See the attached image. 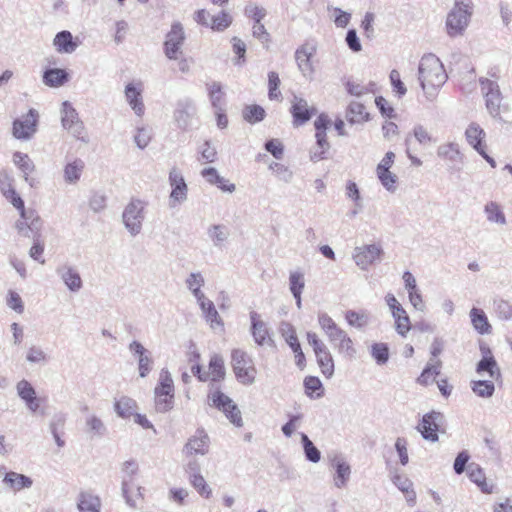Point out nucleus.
<instances>
[{"instance_id": "c03bdc74", "label": "nucleus", "mask_w": 512, "mask_h": 512, "mask_svg": "<svg viewBox=\"0 0 512 512\" xmlns=\"http://www.w3.org/2000/svg\"><path fill=\"white\" fill-rule=\"evenodd\" d=\"M385 300L394 320H410L406 311L393 294H387Z\"/></svg>"}, {"instance_id": "473e14b6", "label": "nucleus", "mask_w": 512, "mask_h": 512, "mask_svg": "<svg viewBox=\"0 0 512 512\" xmlns=\"http://www.w3.org/2000/svg\"><path fill=\"white\" fill-rule=\"evenodd\" d=\"M369 114L362 103L352 101L346 112V119L351 124L362 123L368 120Z\"/></svg>"}, {"instance_id": "e433bc0d", "label": "nucleus", "mask_w": 512, "mask_h": 512, "mask_svg": "<svg viewBox=\"0 0 512 512\" xmlns=\"http://www.w3.org/2000/svg\"><path fill=\"white\" fill-rule=\"evenodd\" d=\"M76 121H81L76 109L68 101L62 103L61 108V123L63 128L66 130L71 127Z\"/></svg>"}, {"instance_id": "49530a36", "label": "nucleus", "mask_w": 512, "mask_h": 512, "mask_svg": "<svg viewBox=\"0 0 512 512\" xmlns=\"http://www.w3.org/2000/svg\"><path fill=\"white\" fill-rule=\"evenodd\" d=\"M14 163L20 168L25 174V181H29L28 175L34 171V164L27 154L21 152H15L13 155Z\"/></svg>"}, {"instance_id": "09e8293b", "label": "nucleus", "mask_w": 512, "mask_h": 512, "mask_svg": "<svg viewBox=\"0 0 512 512\" xmlns=\"http://www.w3.org/2000/svg\"><path fill=\"white\" fill-rule=\"evenodd\" d=\"M440 367H441V361L433 359L430 360V362L427 364L421 375L418 377L417 381L418 383L422 385H427L428 380L431 376H437L440 373Z\"/></svg>"}, {"instance_id": "3c124183", "label": "nucleus", "mask_w": 512, "mask_h": 512, "mask_svg": "<svg viewBox=\"0 0 512 512\" xmlns=\"http://www.w3.org/2000/svg\"><path fill=\"white\" fill-rule=\"evenodd\" d=\"M16 391H17V395L19 396V398L21 400H23L24 402L31 400L32 398H35V396H36V391H35L34 387L31 385L30 382H28L25 379L20 380L16 384Z\"/></svg>"}, {"instance_id": "bb28decb", "label": "nucleus", "mask_w": 512, "mask_h": 512, "mask_svg": "<svg viewBox=\"0 0 512 512\" xmlns=\"http://www.w3.org/2000/svg\"><path fill=\"white\" fill-rule=\"evenodd\" d=\"M313 51H309L306 46H301L295 52V59L299 70L305 77H310L313 73V66L311 63V57Z\"/></svg>"}, {"instance_id": "cd10ccee", "label": "nucleus", "mask_w": 512, "mask_h": 512, "mask_svg": "<svg viewBox=\"0 0 512 512\" xmlns=\"http://www.w3.org/2000/svg\"><path fill=\"white\" fill-rule=\"evenodd\" d=\"M209 100L215 110H221L225 105V92L220 82L213 81L206 84Z\"/></svg>"}, {"instance_id": "b1692460", "label": "nucleus", "mask_w": 512, "mask_h": 512, "mask_svg": "<svg viewBox=\"0 0 512 512\" xmlns=\"http://www.w3.org/2000/svg\"><path fill=\"white\" fill-rule=\"evenodd\" d=\"M77 508L80 512H100V498L88 491L81 492L78 496Z\"/></svg>"}, {"instance_id": "f8f14e48", "label": "nucleus", "mask_w": 512, "mask_h": 512, "mask_svg": "<svg viewBox=\"0 0 512 512\" xmlns=\"http://www.w3.org/2000/svg\"><path fill=\"white\" fill-rule=\"evenodd\" d=\"M56 273L70 292L77 293L81 290L83 282L75 267L63 264L57 267Z\"/></svg>"}, {"instance_id": "412c9836", "label": "nucleus", "mask_w": 512, "mask_h": 512, "mask_svg": "<svg viewBox=\"0 0 512 512\" xmlns=\"http://www.w3.org/2000/svg\"><path fill=\"white\" fill-rule=\"evenodd\" d=\"M53 45L58 53L71 54L77 47L78 43L74 40L70 31L63 30L58 32L54 39Z\"/></svg>"}, {"instance_id": "ddd939ff", "label": "nucleus", "mask_w": 512, "mask_h": 512, "mask_svg": "<svg viewBox=\"0 0 512 512\" xmlns=\"http://www.w3.org/2000/svg\"><path fill=\"white\" fill-rule=\"evenodd\" d=\"M121 494L126 505L131 509H137V499L144 498V487L137 480L121 481Z\"/></svg>"}, {"instance_id": "37998d69", "label": "nucleus", "mask_w": 512, "mask_h": 512, "mask_svg": "<svg viewBox=\"0 0 512 512\" xmlns=\"http://www.w3.org/2000/svg\"><path fill=\"white\" fill-rule=\"evenodd\" d=\"M301 441L303 444L304 454L308 461L312 463H318L321 459V453L319 449L313 444L309 437L302 433Z\"/></svg>"}, {"instance_id": "72a5a7b5", "label": "nucleus", "mask_w": 512, "mask_h": 512, "mask_svg": "<svg viewBox=\"0 0 512 512\" xmlns=\"http://www.w3.org/2000/svg\"><path fill=\"white\" fill-rule=\"evenodd\" d=\"M209 378L214 381H221L224 379L226 371L224 366V359L219 354H214L211 356L209 361Z\"/></svg>"}, {"instance_id": "79ce46f5", "label": "nucleus", "mask_w": 512, "mask_h": 512, "mask_svg": "<svg viewBox=\"0 0 512 512\" xmlns=\"http://www.w3.org/2000/svg\"><path fill=\"white\" fill-rule=\"evenodd\" d=\"M471 389L477 396L489 398L494 394L495 386L491 380H478L471 382Z\"/></svg>"}, {"instance_id": "9d476101", "label": "nucleus", "mask_w": 512, "mask_h": 512, "mask_svg": "<svg viewBox=\"0 0 512 512\" xmlns=\"http://www.w3.org/2000/svg\"><path fill=\"white\" fill-rule=\"evenodd\" d=\"M382 254L383 250L379 245H363L354 249L353 259L361 270H367Z\"/></svg>"}, {"instance_id": "dca6fc26", "label": "nucleus", "mask_w": 512, "mask_h": 512, "mask_svg": "<svg viewBox=\"0 0 512 512\" xmlns=\"http://www.w3.org/2000/svg\"><path fill=\"white\" fill-rule=\"evenodd\" d=\"M483 213L487 223L499 227L507 225V218L504 209L497 201H487L483 206Z\"/></svg>"}, {"instance_id": "774afa93", "label": "nucleus", "mask_w": 512, "mask_h": 512, "mask_svg": "<svg viewBox=\"0 0 512 512\" xmlns=\"http://www.w3.org/2000/svg\"><path fill=\"white\" fill-rule=\"evenodd\" d=\"M151 140L150 132L145 128H139L137 130L136 135L134 136V141L140 149H144L148 146Z\"/></svg>"}, {"instance_id": "39448f33", "label": "nucleus", "mask_w": 512, "mask_h": 512, "mask_svg": "<svg viewBox=\"0 0 512 512\" xmlns=\"http://www.w3.org/2000/svg\"><path fill=\"white\" fill-rule=\"evenodd\" d=\"M208 401L211 406L222 411L233 425L243 426L241 411L230 397L216 389L209 393Z\"/></svg>"}, {"instance_id": "864d4df0", "label": "nucleus", "mask_w": 512, "mask_h": 512, "mask_svg": "<svg viewBox=\"0 0 512 512\" xmlns=\"http://www.w3.org/2000/svg\"><path fill=\"white\" fill-rule=\"evenodd\" d=\"M377 176L384 188L393 193L396 191L397 176L390 170L377 171Z\"/></svg>"}, {"instance_id": "4468645a", "label": "nucleus", "mask_w": 512, "mask_h": 512, "mask_svg": "<svg viewBox=\"0 0 512 512\" xmlns=\"http://www.w3.org/2000/svg\"><path fill=\"white\" fill-rule=\"evenodd\" d=\"M323 329L325 330L330 341L339 349L346 352L353 351L351 339L343 330L337 327L335 322H327L323 326Z\"/></svg>"}, {"instance_id": "de8ad7c7", "label": "nucleus", "mask_w": 512, "mask_h": 512, "mask_svg": "<svg viewBox=\"0 0 512 512\" xmlns=\"http://www.w3.org/2000/svg\"><path fill=\"white\" fill-rule=\"evenodd\" d=\"M139 464L136 460H127L121 465V481L137 480L139 475Z\"/></svg>"}, {"instance_id": "9b49d317", "label": "nucleus", "mask_w": 512, "mask_h": 512, "mask_svg": "<svg viewBox=\"0 0 512 512\" xmlns=\"http://www.w3.org/2000/svg\"><path fill=\"white\" fill-rule=\"evenodd\" d=\"M195 115L196 107L192 100L183 99L178 101L174 111V119L179 128L186 130L191 127Z\"/></svg>"}, {"instance_id": "c9c22d12", "label": "nucleus", "mask_w": 512, "mask_h": 512, "mask_svg": "<svg viewBox=\"0 0 512 512\" xmlns=\"http://www.w3.org/2000/svg\"><path fill=\"white\" fill-rule=\"evenodd\" d=\"M155 396L174 397L173 380L166 370H162L160 373V383L155 387Z\"/></svg>"}, {"instance_id": "c756f323", "label": "nucleus", "mask_w": 512, "mask_h": 512, "mask_svg": "<svg viewBox=\"0 0 512 512\" xmlns=\"http://www.w3.org/2000/svg\"><path fill=\"white\" fill-rule=\"evenodd\" d=\"M251 332L255 342L260 346H272V335L266 322H252Z\"/></svg>"}, {"instance_id": "393cba45", "label": "nucleus", "mask_w": 512, "mask_h": 512, "mask_svg": "<svg viewBox=\"0 0 512 512\" xmlns=\"http://www.w3.org/2000/svg\"><path fill=\"white\" fill-rule=\"evenodd\" d=\"M85 163L82 159L76 158L64 166L63 176L67 184H76L84 171Z\"/></svg>"}, {"instance_id": "2eb2a0df", "label": "nucleus", "mask_w": 512, "mask_h": 512, "mask_svg": "<svg viewBox=\"0 0 512 512\" xmlns=\"http://www.w3.org/2000/svg\"><path fill=\"white\" fill-rule=\"evenodd\" d=\"M465 139L467 143L478 153L487 148L486 132L476 122H471L465 130Z\"/></svg>"}, {"instance_id": "5701e85b", "label": "nucleus", "mask_w": 512, "mask_h": 512, "mask_svg": "<svg viewBox=\"0 0 512 512\" xmlns=\"http://www.w3.org/2000/svg\"><path fill=\"white\" fill-rule=\"evenodd\" d=\"M141 92V88H137L133 83L125 86L126 100L137 116H142L145 110Z\"/></svg>"}, {"instance_id": "a18cd8bd", "label": "nucleus", "mask_w": 512, "mask_h": 512, "mask_svg": "<svg viewBox=\"0 0 512 512\" xmlns=\"http://www.w3.org/2000/svg\"><path fill=\"white\" fill-rule=\"evenodd\" d=\"M244 120L254 124L262 121L265 118L266 112L260 105H248L242 112Z\"/></svg>"}, {"instance_id": "7ed1b4c3", "label": "nucleus", "mask_w": 512, "mask_h": 512, "mask_svg": "<svg viewBox=\"0 0 512 512\" xmlns=\"http://www.w3.org/2000/svg\"><path fill=\"white\" fill-rule=\"evenodd\" d=\"M231 366L239 383L245 386L255 383L257 369L252 357L247 352L242 349H233L231 352Z\"/></svg>"}, {"instance_id": "69168bd1", "label": "nucleus", "mask_w": 512, "mask_h": 512, "mask_svg": "<svg viewBox=\"0 0 512 512\" xmlns=\"http://www.w3.org/2000/svg\"><path fill=\"white\" fill-rule=\"evenodd\" d=\"M479 83L481 86V92L483 96L494 94L500 91V87L496 81L490 80L488 78H480Z\"/></svg>"}, {"instance_id": "5fc2aeb1", "label": "nucleus", "mask_w": 512, "mask_h": 512, "mask_svg": "<svg viewBox=\"0 0 512 512\" xmlns=\"http://www.w3.org/2000/svg\"><path fill=\"white\" fill-rule=\"evenodd\" d=\"M75 139L81 141L84 144H88L90 139L84 123L82 121H76L71 127L66 129Z\"/></svg>"}, {"instance_id": "1a4fd4ad", "label": "nucleus", "mask_w": 512, "mask_h": 512, "mask_svg": "<svg viewBox=\"0 0 512 512\" xmlns=\"http://www.w3.org/2000/svg\"><path fill=\"white\" fill-rule=\"evenodd\" d=\"M443 420L444 416L442 413L432 411L422 417L417 429L425 440L436 442L439 438L438 430Z\"/></svg>"}, {"instance_id": "13d9d810", "label": "nucleus", "mask_w": 512, "mask_h": 512, "mask_svg": "<svg viewBox=\"0 0 512 512\" xmlns=\"http://www.w3.org/2000/svg\"><path fill=\"white\" fill-rule=\"evenodd\" d=\"M389 78L393 90L398 94V97L400 98L404 96L407 92V89L400 78V73L396 69H393L390 72Z\"/></svg>"}, {"instance_id": "f3484780", "label": "nucleus", "mask_w": 512, "mask_h": 512, "mask_svg": "<svg viewBox=\"0 0 512 512\" xmlns=\"http://www.w3.org/2000/svg\"><path fill=\"white\" fill-rule=\"evenodd\" d=\"M291 113L295 126H300L310 120L315 113L314 108H310L307 101L301 97L294 96Z\"/></svg>"}, {"instance_id": "680f3d73", "label": "nucleus", "mask_w": 512, "mask_h": 512, "mask_svg": "<svg viewBox=\"0 0 512 512\" xmlns=\"http://www.w3.org/2000/svg\"><path fill=\"white\" fill-rule=\"evenodd\" d=\"M265 149L276 159L283 157L284 148L280 140L271 139L265 143Z\"/></svg>"}, {"instance_id": "ea45409f", "label": "nucleus", "mask_w": 512, "mask_h": 512, "mask_svg": "<svg viewBox=\"0 0 512 512\" xmlns=\"http://www.w3.org/2000/svg\"><path fill=\"white\" fill-rule=\"evenodd\" d=\"M370 354L378 365H385L390 356L389 347L386 343L375 342L370 346Z\"/></svg>"}, {"instance_id": "20e7f679", "label": "nucleus", "mask_w": 512, "mask_h": 512, "mask_svg": "<svg viewBox=\"0 0 512 512\" xmlns=\"http://www.w3.org/2000/svg\"><path fill=\"white\" fill-rule=\"evenodd\" d=\"M146 203L140 199H131L122 213V221L131 236L138 235L145 220Z\"/></svg>"}, {"instance_id": "58836bf2", "label": "nucleus", "mask_w": 512, "mask_h": 512, "mask_svg": "<svg viewBox=\"0 0 512 512\" xmlns=\"http://www.w3.org/2000/svg\"><path fill=\"white\" fill-rule=\"evenodd\" d=\"M484 98H485L486 109H487L489 115L494 119L501 120L502 119L501 115H500V107H501V103H502L501 91H498L494 94L492 93L490 95H486Z\"/></svg>"}, {"instance_id": "8fccbe9b", "label": "nucleus", "mask_w": 512, "mask_h": 512, "mask_svg": "<svg viewBox=\"0 0 512 512\" xmlns=\"http://www.w3.org/2000/svg\"><path fill=\"white\" fill-rule=\"evenodd\" d=\"M190 482L201 496L205 497L206 499L210 498L212 494L211 488L207 485L202 475L199 473H193L191 475Z\"/></svg>"}, {"instance_id": "a878e982", "label": "nucleus", "mask_w": 512, "mask_h": 512, "mask_svg": "<svg viewBox=\"0 0 512 512\" xmlns=\"http://www.w3.org/2000/svg\"><path fill=\"white\" fill-rule=\"evenodd\" d=\"M487 353L489 354V356H484L478 362L476 371L479 374H483V373L487 372L489 377L492 380H497L501 376L500 369L498 367L496 360L491 355V352L489 349H487Z\"/></svg>"}, {"instance_id": "a211bd4d", "label": "nucleus", "mask_w": 512, "mask_h": 512, "mask_svg": "<svg viewBox=\"0 0 512 512\" xmlns=\"http://www.w3.org/2000/svg\"><path fill=\"white\" fill-rule=\"evenodd\" d=\"M209 437L203 430H197L196 433L189 438L185 445L184 451L188 455L200 454L205 455L209 449Z\"/></svg>"}, {"instance_id": "f704fd0d", "label": "nucleus", "mask_w": 512, "mask_h": 512, "mask_svg": "<svg viewBox=\"0 0 512 512\" xmlns=\"http://www.w3.org/2000/svg\"><path fill=\"white\" fill-rule=\"evenodd\" d=\"M334 466L336 468V477L334 479L335 486L342 488L346 485L349 479L351 473L350 465L342 458H336L334 459Z\"/></svg>"}, {"instance_id": "c85d7f7f", "label": "nucleus", "mask_w": 512, "mask_h": 512, "mask_svg": "<svg viewBox=\"0 0 512 512\" xmlns=\"http://www.w3.org/2000/svg\"><path fill=\"white\" fill-rule=\"evenodd\" d=\"M69 80V74L64 69L50 68L43 74V83L49 87H60Z\"/></svg>"}, {"instance_id": "6e6d98bb", "label": "nucleus", "mask_w": 512, "mask_h": 512, "mask_svg": "<svg viewBox=\"0 0 512 512\" xmlns=\"http://www.w3.org/2000/svg\"><path fill=\"white\" fill-rule=\"evenodd\" d=\"M231 23H232L231 16L224 11H222L217 16H212V18H211V28L216 31L225 30L227 27L230 26Z\"/></svg>"}, {"instance_id": "338daca9", "label": "nucleus", "mask_w": 512, "mask_h": 512, "mask_svg": "<svg viewBox=\"0 0 512 512\" xmlns=\"http://www.w3.org/2000/svg\"><path fill=\"white\" fill-rule=\"evenodd\" d=\"M468 476L470 480L476 485L480 484L483 480L486 479L482 468L475 463H472L468 466Z\"/></svg>"}, {"instance_id": "6e6552de", "label": "nucleus", "mask_w": 512, "mask_h": 512, "mask_svg": "<svg viewBox=\"0 0 512 512\" xmlns=\"http://www.w3.org/2000/svg\"><path fill=\"white\" fill-rule=\"evenodd\" d=\"M169 183L172 188L169 205L174 208L187 200L188 188L183 175L176 168H172L169 172Z\"/></svg>"}, {"instance_id": "4c0bfd02", "label": "nucleus", "mask_w": 512, "mask_h": 512, "mask_svg": "<svg viewBox=\"0 0 512 512\" xmlns=\"http://www.w3.org/2000/svg\"><path fill=\"white\" fill-rule=\"evenodd\" d=\"M315 355L322 374L330 378L334 374V362L330 352L326 348L321 352L315 353Z\"/></svg>"}, {"instance_id": "4be33fe9", "label": "nucleus", "mask_w": 512, "mask_h": 512, "mask_svg": "<svg viewBox=\"0 0 512 512\" xmlns=\"http://www.w3.org/2000/svg\"><path fill=\"white\" fill-rule=\"evenodd\" d=\"M3 483L8 488L12 489L15 492H18L22 489L31 488L33 485V480L24 474L10 471L5 473Z\"/></svg>"}, {"instance_id": "2f4dec72", "label": "nucleus", "mask_w": 512, "mask_h": 512, "mask_svg": "<svg viewBox=\"0 0 512 512\" xmlns=\"http://www.w3.org/2000/svg\"><path fill=\"white\" fill-rule=\"evenodd\" d=\"M305 287L304 274L300 271H293L289 275V289L296 300L297 306L301 305V294Z\"/></svg>"}, {"instance_id": "e2e57ef3", "label": "nucleus", "mask_w": 512, "mask_h": 512, "mask_svg": "<svg viewBox=\"0 0 512 512\" xmlns=\"http://www.w3.org/2000/svg\"><path fill=\"white\" fill-rule=\"evenodd\" d=\"M198 305L200 309L202 310L205 317L212 319H215L218 315V312L215 308L214 303L208 299L207 297L205 299H202L198 302Z\"/></svg>"}, {"instance_id": "f257e3e1", "label": "nucleus", "mask_w": 512, "mask_h": 512, "mask_svg": "<svg viewBox=\"0 0 512 512\" xmlns=\"http://www.w3.org/2000/svg\"><path fill=\"white\" fill-rule=\"evenodd\" d=\"M418 79L429 101H433L438 88L447 80V74L440 59L434 54L424 55L418 67Z\"/></svg>"}, {"instance_id": "052dcab7", "label": "nucleus", "mask_w": 512, "mask_h": 512, "mask_svg": "<svg viewBox=\"0 0 512 512\" xmlns=\"http://www.w3.org/2000/svg\"><path fill=\"white\" fill-rule=\"evenodd\" d=\"M346 196L355 202V206L359 209L362 208L360 191L354 181H348L346 184Z\"/></svg>"}, {"instance_id": "0e129e2a", "label": "nucleus", "mask_w": 512, "mask_h": 512, "mask_svg": "<svg viewBox=\"0 0 512 512\" xmlns=\"http://www.w3.org/2000/svg\"><path fill=\"white\" fill-rule=\"evenodd\" d=\"M304 387L306 394L312 397L314 392L322 390V383L319 378L314 376H308L304 379Z\"/></svg>"}, {"instance_id": "bf43d9fd", "label": "nucleus", "mask_w": 512, "mask_h": 512, "mask_svg": "<svg viewBox=\"0 0 512 512\" xmlns=\"http://www.w3.org/2000/svg\"><path fill=\"white\" fill-rule=\"evenodd\" d=\"M495 311L502 320H508L512 317V306L505 300L495 301Z\"/></svg>"}, {"instance_id": "aec40b11", "label": "nucleus", "mask_w": 512, "mask_h": 512, "mask_svg": "<svg viewBox=\"0 0 512 512\" xmlns=\"http://www.w3.org/2000/svg\"><path fill=\"white\" fill-rule=\"evenodd\" d=\"M437 156L458 164H463L465 159L459 144L456 142H447L438 146Z\"/></svg>"}, {"instance_id": "4d7b16f0", "label": "nucleus", "mask_w": 512, "mask_h": 512, "mask_svg": "<svg viewBox=\"0 0 512 512\" xmlns=\"http://www.w3.org/2000/svg\"><path fill=\"white\" fill-rule=\"evenodd\" d=\"M205 284V279L201 272H192L185 279V285L191 292L202 288Z\"/></svg>"}, {"instance_id": "7c9ffc66", "label": "nucleus", "mask_w": 512, "mask_h": 512, "mask_svg": "<svg viewBox=\"0 0 512 512\" xmlns=\"http://www.w3.org/2000/svg\"><path fill=\"white\" fill-rule=\"evenodd\" d=\"M207 235L215 247H222L228 240L230 232L224 224H213L207 228Z\"/></svg>"}, {"instance_id": "f03ea898", "label": "nucleus", "mask_w": 512, "mask_h": 512, "mask_svg": "<svg viewBox=\"0 0 512 512\" xmlns=\"http://www.w3.org/2000/svg\"><path fill=\"white\" fill-rule=\"evenodd\" d=\"M472 16L471 0H455L446 17V31L450 37L462 36Z\"/></svg>"}, {"instance_id": "6ab92c4d", "label": "nucleus", "mask_w": 512, "mask_h": 512, "mask_svg": "<svg viewBox=\"0 0 512 512\" xmlns=\"http://www.w3.org/2000/svg\"><path fill=\"white\" fill-rule=\"evenodd\" d=\"M84 432L90 439L102 438L107 433V427L99 416L88 412L85 416Z\"/></svg>"}, {"instance_id": "0eeeda50", "label": "nucleus", "mask_w": 512, "mask_h": 512, "mask_svg": "<svg viewBox=\"0 0 512 512\" xmlns=\"http://www.w3.org/2000/svg\"><path fill=\"white\" fill-rule=\"evenodd\" d=\"M38 112L31 108L28 113L13 122V136L17 139L28 140L37 131Z\"/></svg>"}, {"instance_id": "a19ab883", "label": "nucleus", "mask_w": 512, "mask_h": 512, "mask_svg": "<svg viewBox=\"0 0 512 512\" xmlns=\"http://www.w3.org/2000/svg\"><path fill=\"white\" fill-rule=\"evenodd\" d=\"M115 412L121 418H128L134 414L136 402L126 396L121 397L114 405Z\"/></svg>"}, {"instance_id": "603ef678", "label": "nucleus", "mask_w": 512, "mask_h": 512, "mask_svg": "<svg viewBox=\"0 0 512 512\" xmlns=\"http://www.w3.org/2000/svg\"><path fill=\"white\" fill-rule=\"evenodd\" d=\"M413 136L415 137L417 142L424 147L436 142V140L432 137L427 128L420 124L416 125L413 128Z\"/></svg>"}, {"instance_id": "423d86ee", "label": "nucleus", "mask_w": 512, "mask_h": 512, "mask_svg": "<svg viewBox=\"0 0 512 512\" xmlns=\"http://www.w3.org/2000/svg\"><path fill=\"white\" fill-rule=\"evenodd\" d=\"M184 41L185 32L182 24L180 22L173 23L164 42V53L166 57L170 60H177Z\"/></svg>"}]
</instances>
